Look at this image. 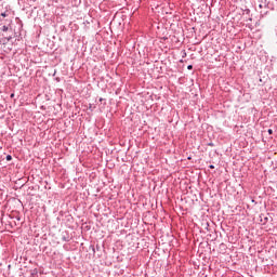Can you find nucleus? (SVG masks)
Instances as JSON below:
<instances>
[{"label": "nucleus", "mask_w": 277, "mask_h": 277, "mask_svg": "<svg viewBox=\"0 0 277 277\" xmlns=\"http://www.w3.org/2000/svg\"><path fill=\"white\" fill-rule=\"evenodd\" d=\"M210 169H211V170H214V169H215V167H214L213 164H211V166H210Z\"/></svg>", "instance_id": "nucleus-5"}, {"label": "nucleus", "mask_w": 277, "mask_h": 277, "mask_svg": "<svg viewBox=\"0 0 277 277\" xmlns=\"http://www.w3.org/2000/svg\"><path fill=\"white\" fill-rule=\"evenodd\" d=\"M1 16L5 17V13H2Z\"/></svg>", "instance_id": "nucleus-6"}, {"label": "nucleus", "mask_w": 277, "mask_h": 277, "mask_svg": "<svg viewBox=\"0 0 277 277\" xmlns=\"http://www.w3.org/2000/svg\"><path fill=\"white\" fill-rule=\"evenodd\" d=\"M268 133H269V135H272V134L274 133V130H273V129H269V130H268Z\"/></svg>", "instance_id": "nucleus-3"}, {"label": "nucleus", "mask_w": 277, "mask_h": 277, "mask_svg": "<svg viewBox=\"0 0 277 277\" xmlns=\"http://www.w3.org/2000/svg\"><path fill=\"white\" fill-rule=\"evenodd\" d=\"M11 97H14V94H11Z\"/></svg>", "instance_id": "nucleus-7"}, {"label": "nucleus", "mask_w": 277, "mask_h": 277, "mask_svg": "<svg viewBox=\"0 0 277 277\" xmlns=\"http://www.w3.org/2000/svg\"><path fill=\"white\" fill-rule=\"evenodd\" d=\"M2 31H8V26H3Z\"/></svg>", "instance_id": "nucleus-2"}, {"label": "nucleus", "mask_w": 277, "mask_h": 277, "mask_svg": "<svg viewBox=\"0 0 277 277\" xmlns=\"http://www.w3.org/2000/svg\"><path fill=\"white\" fill-rule=\"evenodd\" d=\"M192 68H194V66H192V65H188V66H187V69H188V70H192Z\"/></svg>", "instance_id": "nucleus-4"}, {"label": "nucleus", "mask_w": 277, "mask_h": 277, "mask_svg": "<svg viewBox=\"0 0 277 277\" xmlns=\"http://www.w3.org/2000/svg\"><path fill=\"white\" fill-rule=\"evenodd\" d=\"M6 161H12V156H6Z\"/></svg>", "instance_id": "nucleus-1"}]
</instances>
